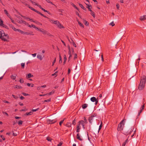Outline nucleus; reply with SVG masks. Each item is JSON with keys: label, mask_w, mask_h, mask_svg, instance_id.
I'll list each match as a JSON object with an SVG mask.
<instances>
[{"label": "nucleus", "mask_w": 146, "mask_h": 146, "mask_svg": "<svg viewBox=\"0 0 146 146\" xmlns=\"http://www.w3.org/2000/svg\"><path fill=\"white\" fill-rule=\"evenodd\" d=\"M146 82V76H143L141 77V80L138 86V89L139 90H143L145 88Z\"/></svg>", "instance_id": "1"}, {"label": "nucleus", "mask_w": 146, "mask_h": 146, "mask_svg": "<svg viewBox=\"0 0 146 146\" xmlns=\"http://www.w3.org/2000/svg\"><path fill=\"white\" fill-rule=\"evenodd\" d=\"M81 125L82 126L83 128L84 129L85 128L84 125V122L83 121V120L80 121L78 122V124L77 125L76 127V131L77 132H80Z\"/></svg>", "instance_id": "2"}, {"label": "nucleus", "mask_w": 146, "mask_h": 146, "mask_svg": "<svg viewBox=\"0 0 146 146\" xmlns=\"http://www.w3.org/2000/svg\"><path fill=\"white\" fill-rule=\"evenodd\" d=\"M125 120L126 119H123L118 124L117 129L118 131H121L122 130L125 123Z\"/></svg>", "instance_id": "3"}, {"label": "nucleus", "mask_w": 146, "mask_h": 146, "mask_svg": "<svg viewBox=\"0 0 146 146\" xmlns=\"http://www.w3.org/2000/svg\"><path fill=\"white\" fill-rule=\"evenodd\" d=\"M54 24L56 25L57 27L60 29L64 28V27L63 26L58 20H55L54 21Z\"/></svg>", "instance_id": "4"}, {"label": "nucleus", "mask_w": 146, "mask_h": 146, "mask_svg": "<svg viewBox=\"0 0 146 146\" xmlns=\"http://www.w3.org/2000/svg\"><path fill=\"white\" fill-rule=\"evenodd\" d=\"M20 33L23 35H33V33H29L28 32H24L22 31V30H21L20 32Z\"/></svg>", "instance_id": "5"}, {"label": "nucleus", "mask_w": 146, "mask_h": 146, "mask_svg": "<svg viewBox=\"0 0 146 146\" xmlns=\"http://www.w3.org/2000/svg\"><path fill=\"white\" fill-rule=\"evenodd\" d=\"M37 29L42 33L43 35H45L47 31L46 30H44L43 29H39L37 28Z\"/></svg>", "instance_id": "6"}, {"label": "nucleus", "mask_w": 146, "mask_h": 146, "mask_svg": "<svg viewBox=\"0 0 146 146\" xmlns=\"http://www.w3.org/2000/svg\"><path fill=\"white\" fill-rule=\"evenodd\" d=\"M145 104H144L140 108V110L138 112V116H139L140 115V113L142 111L143 109H144L145 108Z\"/></svg>", "instance_id": "7"}, {"label": "nucleus", "mask_w": 146, "mask_h": 146, "mask_svg": "<svg viewBox=\"0 0 146 146\" xmlns=\"http://www.w3.org/2000/svg\"><path fill=\"white\" fill-rule=\"evenodd\" d=\"M139 19L141 21H144L146 20V15L141 16L139 18Z\"/></svg>", "instance_id": "8"}, {"label": "nucleus", "mask_w": 146, "mask_h": 146, "mask_svg": "<svg viewBox=\"0 0 146 146\" xmlns=\"http://www.w3.org/2000/svg\"><path fill=\"white\" fill-rule=\"evenodd\" d=\"M94 119V116H91L89 117L88 119L89 121L91 123L92 122Z\"/></svg>", "instance_id": "9"}, {"label": "nucleus", "mask_w": 146, "mask_h": 146, "mask_svg": "<svg viewBox=\"0 0 146 146\" xmlns=\"http://www.w3.org/2000/svg\"><path fill=\"white\" fill-rule=\"evenodd\" d=\"M4 11L5 13L7 15V17H8L9 18H10V15L9 14L7 11L5 9L4 10Z\"/></svg>", "instance_id": "10"}, {"label": "nucleus", "mask_w": 146, "mask_h": 146, "mask_svg": "<svg viewBox=\"0 0 146 146\" xmlns=\"http://www.w3.org/2000/svg\"><path fill=\"white\" fill-rule=\"evenodd\" d=\"M33 76V75L31 73H29L26 75V78L27 79L32 77Z\"/></svg>", "instance_id": "11"}, {"label": "nucleus", "mask_w": 146, "mask_h": 146, "mask_svg": "<svg viewBox=\"0 0 146 146\" xmlns=\"http://www.w3.org/2000/svg\"><path fill=\"white\" fill-rule=\"evenodd\" d=\"M96 100H97V99H96V98L94 97H92L90 98L91 101L93 102H95Z\"/></svg>", "instance_id": "12"}, {"label": "nucleus", "mask_w": 146, "mask_h": 146, "mask_svg": "<svg viewBox=\"0 0 146 146\" xmlns=\"http://www.w3.org/2000/svg\"><path fill=\"white\" fill-rule=\"evenodd\" d=\"M28 26L30 27H33L34 28L36 29H37V28H38L37 27H36V26L33 25L31 24V25H29L28 24Z\"/></svg>", "instance_id": "13"}, {"label": "nucleus", "mask_w": 146, "mask_h": 146, "mask_svg": "<svg viewBox=\"0 0 146 146\" xmlns=\"http://www.w3.org/2000/svg\"><path fill=\"white\" fill-rule=\"evenodd\" d=\"M90 12L91 15L94 18H95V15L94 12H93L92 10H90Z\"/></svg>", "instance_id": "14"}, {"label": "nucleus", "mask_w": 146, "mask_h": 146, "mask_svg": "<svg viewBox=\"0 0 146 146\" xmlns=\"http://www.w3.org/2000/svg\"><path fill=\"white\" fill-rule=\"evenodd\" d=\"M3 35H5L4 31L3 30L0 31V37L3 36Z\"/></svg>", "instance_id": "15"}, {"label": "nucleus", "mask_w": 146, "mask_h": 146, "mask_svg": "<svg viewBox=\"0 0 146 146\" xmlns=\"http://www.w3.org/2000/svg\"><path fill=\"white\" fill-rule=\"evenodd\" d=\"M0 25L3 27H4L5 26V25L3 24V22L2 20L0 21Z\"/></svg>", "instance_id": "16"}, {"label": "nucleus", "mask_w": 146, "mask_h": 146, "mask_svg": "<svg viewBox=\"0 0 146 146\" xmlns=\"http://www.w3.org/2000/svg\"><path fill=\"white\" fill-rule=\"evenodd\" d=\"M77 21H78L79 25L80 26L84 28V26L83 24L78 20H77Z\"/></svg>", "instance_id": "17"}, {"label": "nucleus", "mask_w": 146, "mask_h": 146, "mask_svg": "<svg viewBox=\"0 0 146 146\" xmlns=\"http://www.w3.org/2000/svg\"><path fill=\"white\" fill-rule=\"evenodd\" d=\"M37 58L41 60H42V56L40 54H38L37 55Z\"/></svg>", "instance_id": "18"}, {"label": "nucleus", "mask_w": 146, "mask_h": 146, "mask_svg": "<svg viewBox=\"0 0 146 146\" xmlns=\"http://www.w3.org/2000/svg\"><path fill=\"white\" fill-rule=\"evenodd\" d=\"M26 5L27 6V7L29 8L30 9H31V10H32L33 11H35V9L33 8L32 7H30L29 5L28 4H26Z\"/></svg>", "instance_id": "19"}, {"label": "nucleus", "mask_w": 146, "mask_h": 146, "mask_svg": "<svg viewBox=\"0 0 146 146\" xmlns=\"http://www.w3.org/2000/svg\"><path fill=\"white\" fill-rule=\"evenodd\" d=\"M54 92H55L54 91L52 90L51 91V92L49 93H48L47 94V95H51L53 94L54 93Z\"/></svg>", "instance_id": "20"}, {"label": "nucleus", "mask_w": 146, "mask_h": 146, "mask_svg": "<svg viewBox=\"0 0 146 146\" xmlns=\"http://www.w3.org/2000/svg\"><path fill=\"white\" fill-rule=\"evenodd\" d=\"M88 106V105L87 104H85L83 105L82 106V108L84 109L86 108Z\"/></svg>", "instance_id": "21"}, {"label": "nucleus", "mask_w": 146, "mask_h": 146, "mask_svg": "<svg viewBox=\"0 0 146 146\" xmlns=\"http://www.w3.org/2000/svg\"><path fill=\"white\" fill-rule=\"evenodd\" d=\"M33 112L32 111H30L29 112H27L25 115H31L33 114Z\"/></svg>", "instance_id": "22"}, {"label": "nucleus", "mask_w": 146, "mask_h": 146, "mask_svg": "<svg viewBox=\"0 0 146 146\" xmlns=\"http://www.w3.org/2000/svg\"><path fill=\"white\" fill-rule=\"evenodd\" d=\"M18 22L20 23H23L24 24H26V22L23 20L19 21H18Z\"/></svg>", "instance_id": "23"}, {"label": "nucleus", "mask_w": 146, "mask_h": 146, "mask_svg": "<svg viewBox=\"0 0 146 146\" xmlns=\"http://www.w3.org/2000/svg\"><path fill=\"white\" fill-rule=\"evenodd\" d=\"M33 22L36 23V24H37L38 25H42V23H41L40 22H38L37 21H33Z\"/></svg>", "instance_id": "24"}, {"label": "nucleus", "mask_w": 146, "mask_h": 146, "mask_svg": "<svg viewBox=\"0 0 146 146\" xmlns=\"http://www.w3.org/2000/svg\"><path fill=\"white\" fill-rule=\"evenodd\" d=\"M128 141V139H127L123 143L121 146H125L126 143Z\"/></svg>", "instance_id": "25"}, {"label": "nucleus", "mask_w": 146, "mask_h": 146, "mask_svg": "<svg viewBox=\"0 0 146 146\" xmlns=\"http://www.w3.org/2000/svg\"><path fill=\"white\" fill-rule=\"evenodd\" d=\"M15 88H16L18 89H21L22 88V87L21 86L16 85L15 86Z\"/></svg>", "instance_id": "26"}, {"label": "nucleus", "mask_w": 146, "mask_h": 146, "mask_svg": "<svg viewBox=\"0 0 146 146\" xmlns=\"http://www.w3.org/2000/svg\"><path fill=\"white\" fill-rule=\"evenodd\" d=\"M16 75H12L11 76V79H12L13 80H15L16 78Z\"/></svg>", "instance_id": "27"}, {"label": "nucleus", "mask_w": 146, "mask_h": 146, "mask_svg": "<svg viewBox=\"0 0 146 146\" xmlns=\"http://www.w3.org/2000/svg\"><path fill=\"white\" fill-rule=\"evenodd\" d=\"M66 126L68 127H70L71 126V124L70 123H67L66 124Z\"/></svg>", "instance_id": "28"}, {"label": "nucleus", "mask_w": 146, "mask_h": 146, "mask_svg": "<svg viewBox=\"0 0 146 146\" xmlns=\"http://www.w3.org/2000/svg\"><path fill=\"white\" fill-rule=\"evenodd\" d=\"M13 30L15 31H18L20 33L21 30L18 29H16L15 28H14Z\"/></svg>", "instance_id": "29"}, {"label": "nucleus", "mask_w": 146, "mask_h": 146, "mask_svg": "<svg viewBox=\"0 0 146 146\" xmlns=\"http://www.w3.org/2000/svg\"><path fill=\"white\" fill-rule=\"evenodd\" d=\"M49 21L52 24H54V21H55L54 20L50 19H49Z\"/></svg>", "instance_id": "30"}, {"label": "nucleus", "mask_w": 146, "mask_h": 146, "mask_svg": "<svg viewBox=\"0 0 146 146\" xmlns=\"http://www.w3.org/2000/svg\"><path fill=\"white\" fill-rule=\"evenodd\" d=\"M19 82L21 84L23 83L24 82V81L23 78L20 79Z\"/></svg>", "instance_id": "31"}, {"label": "nucleus", "mask_w": 146, "mask_h": 146, "mask_svg": "<svg viewBox=\"0 0 146 146\" xmlns=\"http://www.w3.org/2000/svg\"><path fill=\"white\" fill-rule=\"evenodd\" d=\"M0 38L5 41H6L7 40V39L3 37V36H2L1 37H0Z\"/></svg>", "instance_id": "32"}, {"label": "nucleus", "mask_w": 146, "mask_h": 146, "mask_svg": "<svg viewBox=\"0 0 146 146\" xmlns=\"http://www.w3.org/2000/svg\"><path fill=\"white\" fill-rule=\"evenodd\" d=\"M57 72H58L57 71L55 73H54V74H52V76H55V77H56L57 76Z\"/></svg>", "instance_id": "33"}, {"label": "nucleus", "mask_w": 146, "mask_h": 146, "mask_svg": "<svg viewBox=\"0 0 146 146\" xmlns=\"http://www.w3.org/2000/svg\"><path fill=\"white\" fill-rule=\"evenodd\" d=\"M79 5L80 6L82 9L84 10L85 9V7H84V6L81 4H79Z\"/></svg>", "instance_id": "34"}, {"label": "nucleus", "mask_w": 146, "mask_h": 146, "mask_svg": "<svg viewBox=\"0 0 146 146\" xmlns=\"http://www.w3.org/2000/svg\"><path fill=\"white\" fill-rule=\"evenodd\" d=\"M78 58V56L76 54H74V60H75Z\"/></svg>", "instance_id": "35"}, {"label": "nucleus", "mask_w": 146, "mask_h": 146, "mask_svg": "<svg viewBox=\"0 0 146 146\" xmlns=\"http://www.w3.org/2000/svg\"><path fill=\"white\" fill-rule=\"evenodd\" d=\"M84 122V123H87V120L86 119V118H84V121L83 120Z\"/></svg>", "instance_id": "36"}, {"label": "nucleus", "mask_w": 146, "mask_h": 146, "mask_svg": "<svg viewBox=\"0 0 146 146\" xmlns=\"http://www.w3.org/2000/svg\"><path fill=\"white\" fill-rule=\"evenodd\" d=\"M133 134L131 136V137H133V136L134 135L135 133L136 132V130L135 129V130H134V128H133Z\"/></svg>", "instance_id": "37"}, {"label": "nucleus", "mask_w": 146, "mask_h": 146, "mask_svg": "<svg viewBox=\"0 0 146 146\" xmlns=\"http://www.w3.org/2000/svg\"><path fill=\"white\" fill-rule=\"evenodd\" d=\"M46 139L48 141H51L52 140V139L51 138V137H46Z\"/></svg>", "instance_id": "38"}, {"label": "nucleus", "mask_w": 146, "mask_h": 146, "mask_svg": "<svg viewBox=\"0 0 146 146\" xmlns=\"http://www.w3.org/2000/svg\"><path fill=\"white\" fill-rule=\"evenodd\" d=\"M23 121H19L18 122V124L19 125H21L23 123Z\"/></svg>", "instance_id": "39"}, {"label": "nucleus", "mask_w": 146, "mask_h": 146, "mask_svg": "<svg viewBox=\"0 0 146 146\" xmlns=\"http://www.w3.org/2000/svg\"><path fill=\"white\" fill-rule=\"evenodd\" d=\"M21 67H22V68H24V67H25V64L24 63H21Z\"/></svg>", "instance_id": "40"}, {"label": "nucleus", "mask_w": 146, "mask_h": 146, "mask_svg": "<svg viewBox=\"0 0 146 146\" xmlns=\"http://www.w3.org/2000/svg\"><path fill=\"white\" fill-rule=\"evenodd\" d=\"M48 3H50L51 4L53 5V3L50 1V0H45Z\"/></svg>", "instance_id": "41"}, {"label": "nucleus", "mask_w": 146, "mask_h": 146, "mask_svg": "<svg viewBox=\"0 0 146 146\" xmlns=\"http://www.w3.org/2000/svg\"><path fill=\"white\" fill-rule=\"evenodd\" d=\"M59 58H60L59 62L60 63H61L62 62V58H61V57L60 55H59Z\"/></svg>", "instance_id": "42"}, {"label": "nucleus", "mask_w": 146, "mask_h": 146, "mask_svg": "<svg viewBox=\"0 0 146 146\" xmlns=\"http://www.w3.org/2000/svg\"><path fill=\"white\" fill-rule=\"evenodd\" d=\"M45 35H47L50 36H51V34H50L49 33H48L47 31H46Z\"/></svg>", "instance_id": "43"}, {"label": "nucleus", "mask_w": 146, "mask_h": 146, "mask_svg": "<svg viewBox=\"0 0 146 146\" xmlns=\"http://www.w3.org/2000/svg\"><path fill=\"white\" fill-rule=\"evenodd\" d=\"M88 8L90 11V10H91V9L92 8V7L91 5H88Z\"/></svg>", "instance_id": "44"}, {"label": "nucleus", "mask_w": 146, "mask_h": 146, "mask_svg": "<svg viewBox=\"0 0 146 146\" xmlns=\"http://www.w3.org/2000/svg\"><path fill=\"white\" fill-rule=\"evenodd\" d=\"M63 142L62 141H61L59 144L57 145L58 146H62Z\"/></svg>", "instance_id": "45"}, {"label": "nucleus", "mask_w": 146, "mask_h": 146, "mask_svg": "<svg viewBox=\"0 0 146 146\" xmlns=\"http://www.w3.org/2000/svg\"><path fill=\"white\" fill-rule=\"evenodd\" d=\"M51 101V99L48 100H45L44 101V102H49Z\"/></svg>", "instance_id": "46"}, {"label": "nucleus", "mask_w": 146, "mask_h": 146, "mask_svg": "<svg viewBox=\"0 0 146 146\" xmlns=\"http://www.w3.org/2000/svg\"><path fill=\"white\" fill-rule=\"evenodd\" d=\"M72 44H73V45L75 47H76V44L74 43V42L73 41V40H72Z\"/></svg>", "instance_id": "47"}, {"label": "nucleus", "mask_w": 146, "mask_h": 146, "mask_svg": "<svg viewBox=\"0 0 146 146\" xmlns=\"http://www.w3.org/2000/svg\"><path fill=\"white\" fill-rule=\"evenodd\" d=\"M22 94L24 96H28V95H29V94H26L25 93H24V92H23L22 93Z\"/></svg>", "instance_id": "48"}, {"label": "nucleus", "mask_w": 146, "mask_h": 146, "mask_svg": "<svg viewBox=\"0 0 146 146\" xmlns=\"http://www.w3.org/2000/svg\"><path fill=\"white\" fill-rule=\"evenodd\" d=\"M9 27L11 28H12V29H14V28H15V27H14V26L12 25H9Z\"/></svg>", "instance_id": "49"}, {"label": "nucleus", "mask_w": 146, "mask_h": 146, "mask_svg": "<svg viewBox=\"0 0 146 146\" xmlns=\"http://www.w3.org/2000/svg\"><path fill=\"white\" fill-rule=\"evenodd\" d=\"M10 19H11V21L14 24H15V21L14 20H13L11 18V16L10 17V18H9Z\"/></svg>", "instance_id": "50"}, {"label": "nucleus", "mask_w": 146, "mask_h": 146, "mask_svg": "<svg viewBox=\"0 0 146 146\" xmlns=\"http://www.w3.org/2000/svg\"><path fill=\"white\" fill-rule=\"evenodd\" d=\"M72 124L75 125L76 124V121L75 119L73 120L72 122Z\"/></svg>", "instance_id": "51"}, {"label": "nucleus", "mask_w": 146, "mask_h": 146, "mask_svg": "<svg viewBox=\"0 0 146 146\" xmlns=\"http://www.w3.org/2000/svg\"><path fill=\"white\" fill-rule=\"evenodd\" d=\"M116 6V7H117V9H119V4L118 3H117Z\"/></svg>", "instance_id": "52"}, {"label": "nucleus", "mask_w": 146, "mask_h": 146, "mask_svg": "<svg viewBox=\"0 0 146 146\" xmlns=\"http://www.w3.org/2000/svg\"><path fill=\"white\" fill-rule=\"evenodd\" d=\"M110 25H111L112 26H113L115 25V24L113 22H112L111 23H110Z\"/></svg>", "instance_id": "53"}, {"label": "nucleus", "mask_w": 146, "mask_h": 146, "mask_svg": "<svg viewBox=\"0 0 146 146\" xmlns=\"http://www.w3.org/2000/svg\"><path fill=\"white\" fill-rule=\"evenodd\" d=\"M64 121V119L60 121L59 123V125H60L61 126V125L62 123H63Z\"/></svg>", "instance_id": "54"}, {"label": "nucleus", "mask_w": 146, "mask_h": 146, "mask_svg": "<svg viewBox=\"0 0 146 146\" xmlns=\"http://www.w3.org/2000/svg\"><path fill=\"white\" fill-rule=\"evenodd\" d=\"M102 127V122H101V124L100 125L99 127V131L101 129Z\"/></svg>", "instance_id": "55"}, {"label": "nucleus", "mask_w": 146, "mask_h": 146, "mask_svg": "<svg viewBox=\"0 0 146 146\" xmlns=\"http://www.w3.org/2000/svg\"><path fill=\"white\" fill-rule=\"evenodd\" d=\"M12 96L15 99H17L18 97L14 95H12Z\"/></svg>", "instance_id": "56"}, {"label": "nucleus", "mask_w": 146, "mask_h": 146, "mask_svg": "<svg viewBox=\"0 0 146 146\" xmlns=\"http://www.w3.org/2000/svg\"><path fill=\"white\" fill-rule=\"evenodd\" d=\"M98 102V98H97V100L95 101V105H96L97 104Z\"/></svg>", "instance_id": "57"}, {"label": "nucleus", "mask_w": 146, "mask_h": 146, "mask_svg": "<svg viewBox=\"0 0 146 146\" xmlns=\"http://www.w3.org/2000/svg\"><path fill=\"white\" fill-rule=\"evenodd\" d=\"M46 95H47V94H40V95H39V96H45Z\"/></svg>", "instance_id": "58"}, {"label": "nucleus", "mask_w": 146, "mask_h": 146, "mask_svg": "<svg viewBox=\"0 0 146 146\" xmlns=\"http://www.w3.org/2000/svg\"><path fill=\"white\" fill-rule=\"evenodd\" d=\"M3 102H4L5 103H6L9 104V102L8 101H7L5 100H3Z\"/></svg>", "instance_id": "59"}, {"label": "nucleus", "mask_w": 146, "mask_h": 146, "mask_svg": "<svg viewBox=\"0 0 146 146\" xmlns=\"http://www.w3.org/2000/svg\"><path fill=\"white\" fill-rule=\"evenodd\" d=\"M31 2L34 5H37V3H35V2H33L32 1H31Z\"/></svg>", "instance_id": "60"}, {"label": "nucleus", "mask_w": 146, "mask_h": 146, "mask_svg": "<svg viewBox=\"0 0 146 146\" xmlns=\"http://www.w3.org/2000/svg\"><path fill=\"white\" fill-rule=\"evenodd\" d=\"M38 109H39V108H38L36 109H33L32 110V111H38Z\"/></svg>", "instance_id": "61"}, {"label": "nucleus", "mask_w": 146, "mask_h": 146, "mask_svg": "<svg viewBox=\"0 0 146 146\" xmlns=\"http://www.w3.org/2000/svg\"><path fill=\"white\" fill-rule=\"evenodd\" d=\"M85 21V24L87 26L89 24L86 21Z\"/></svg>", "instance_id": "62"}, {"label": "nucleus", "mask_w": 146, "mask_h": 146, "mask_svg": "<svg viewBox=\"0 0 146 146\" xmlns=\"http://www.w3.org/2000/svg\"><path fill=\"white\" fill-rule=\"evenodd\" d=\"M64 60H67V57L65 55H64Z\"/></svg>", "instance_id": "63"}, {"label": "nucleus", "mask_w": 146, "mask_h": 146, "mask_svg": "<svg viewBox=\"0 0 146 146\" xmlns=\"http://www.w3.org/2000/svg\"><path fill=\"white\" fill-rule=\"evenodd\" d=\"M32 55L33 56V57H35L36 56V53H35V54H32Z\"/></svg>", "instance_id": "64"}]
</instances>
